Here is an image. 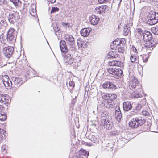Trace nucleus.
Instances as JSON below:
<instances>
[{"instance_id":"obj_1","label":"nucleus","mask_w":158,"mask_h":158,"mask_svg":"<svg viewBox=\"0 0 158 158\" xmlns=\"http://www.w3.org/2000/svg\"><path fill=\"white\" fill-rule=\"evenodd\" d=\"M117 98L116 94L114 93H103L102 94V99L101 104L107 108H112L114 105V101Z\"/></svg>"},{"instance_id":"obj_17","label":"nucleus","mask_w":158,"mask_h":158,"mask_svg":"<svg viewBox=\"0 0 158 158\" xmlns=\"http://www.w3.org/2000/svg\"><path fill=\"white\" fill-rule=\"evenodd\" d=\"M152 39V35L151 33L146 30H145L143 35V39L144 41L151 40Z\"/></svg>"},{"instance_id":"obj_8","label":"nucleus","mask_w":158,"mask_h":158,"mask_svg":"<svg viewBox=\"0 0 158 158\" xmlns=\"http://www.w3.org/2000/svg\"><path fill=\"white\" fill-rule=\"evenodd\" d=\"M64 61L66 65L71 64L73 62V58L67 52L66 54L63 53Z\"/></svg>"},{"instance_id":"obj_42","label":"nucleus","mask_w":158,"mask_h":158,"mask_svg":"<svg viewBox=\"0 0 158 158\" xmlns=\"http://www.w3.org/2000/svg\"><path fill=\"white\" fill-rule=\"evenodd\" d=\"M129 30L127 28H125L123 31V35L125 36H127L128 34Z\"/></svg>"},{"instance_id":"obj_2","label":"nucleus","mask_w":158,"mask_h":158,"mask_svg":"<svg viewBox=\"0 0 158 158\" xmlns=\"http://www.w3.org/2000/svg\"><path fill=\"white\" fill-rule=\"evenodd\" d=\"M145 123V121L143 118L137 116L133 118L128 123L129 127L132 129H135L142 125Z\"/></svg>"},{"instance_id":"obj_37","label":"nucleus","mask_w":158,"mask_h":158,"mask_svg":"<svg viewBox=\"0 0 158 158\" xmlns=\"http://www.w3.org/2000/svg\"><path fill=\"white\" fill-rule=\"evenodd\" d=\"M118 52L119 53L123 54L125 52V49L123 47H120L118 48Z\"/></svg>"},{"instance_id":"obj_46","label":"nucleus","mask_w":158,"mask_h":158,"mask_svg":"<svg viewBox=\"0 0 158 158\" xmlns=\"http://www.w3.org/2000/svg\"><path fill=\"white\" fill-rule=\"evenodd\" d=\"M5 109L4 106L2 105H0V112L4 111Z\"/></svg>"},{"instance_id":"obj_3","label":"nucleus","mask_w":158,"mask_h":158,"mask_svg":"<svg viewBox=\"0 0 158 158\" xmlns=\"http://www.w3.org/2000/svg\"><path fill=\"white\" fill-rule=\"evenodd\" d=\"M130 85L131 88L132 89H135L136 87H138V88H139L138 91L139 92L138 93L134 92L132 94L133 97L135 98H138L141 97V92L142 91V86L139 85L138 81L135 79L133 80L130 82Z\"/></svg>"},{"instance_id":"obj_7","label":"nucleus","mask_w":158,"mask_h":158,"mask_svg":"<svg viewBox=\"0 0 158 158\" xmlns=\"http://www.w3.org/2000/svg\"><path fill=\"white\" fill-rule=\"evenodd\" d=\"M19 13L14 11H11L9 14L8 20L9 22L13 23L19 19Z\"/></svg>"},{"instance_id":"obj_23","label":"nucleus","mask_w":158,"mask_h":158,"mask_svg":"<svg viewBox=\"0 0 158 158\" xmlns=\"http://www.w3.org/2000/svg\"><path fill=\"white\" fill-rule=\"evenodd\" d=\"M130 60L132 63H138L139 60V56L138 54L135 55L132 53L130 57Z\"/></svg>"},{"instance_id":"obj_22","label":"nucleus","mask_w":158,"mask_h":158,"mask_svg":"<svg viewBox=\"0 0 158 158\" xmlns=\"http://www.w3.org/2000/svg\"><path fill=\"white\" fill-rule=\"evenodd\" d=\"M120 46V44L119 41V39L117 38L111 44L110 48L112 49H115Z\"/></svg>"},{"instance_id":"obj_12","label":"nucleus","mask_w":158,"mask_h":158,"mask_svg":"<svg viewBox=\"0 0 158 158\" xmlns=\"http://www.w3.org/2000/svg\"><path fill=\"white\" fill-rule=\"evenodd\" d=\"M13 51V48L10 46L5 47L3 49V51L5 56L8 58L11 57Z\"/></svg>"},{"instance_id":"obj_21","label":"nucleus","mask_w":158,"mask_h":158,"mask_svg":"<svg viewBox=\"0 0 158 158\" xmlns=\"http://www.w3.org/2000/svg\"><path fill=\"white\" fill-rule=\"evenodd\" d=\"M117 51H112L109 52L108 53V55L110 58H116L120 57V54L118 53Z\"/></svg>"},{"instance_id":"obj_38","label":"nucleus","mask_w":158,"mask_h":158,"mask_svg":"<svg viewBox=\"0 0 158 158\" xmlns=\"http://www.w3.org/2000/svg\"><path fill=\"white\" fill-rule=\"evenodd\" d=\"M7 40L9 41H12L14 40L15 36L14 35H7Z\"/></svg>"},{"instance_id":"obj_43","label":"nucleus","mask_w":158,"mask_h":158,"mask_svg":"<svg viewBox=\"0 0 158 158\" xmlns=\"http://www.w3.org/2000/svg\"><path fill=\"white\" fill-rule=\"evenodd\" d=\"M77 44L79 47L83 48L84 42L80 40H79L77 42Z\"/></svg>"},{"instance_id":"obj_4","label":"nucleus","mask_w":158,"mask_h":158,"mask_svg":"<svg viewBox=\"0 0 158 158\" xmlns=\"http://www.w3.org/2000/svg\"><path fill=\"white\" fill-rule=\"evenodd\" d=\"M147 23L151 25L156 23L158 21V13L151 11L147 16Z\"/></svg>"},{"instance_id":"obj_49","label":"nucleus","mask_w":158,"mask_h":158,"mask_svg":"<svg viewBox=\"0 0 158 158\" xmlns=\"http://www.w3.org/2000/svg\"><path fill=\"white\" fill-rule=\"evenodd\" d=\"M48 2L52 3H53L56 2V0H47Z\"/></svg>"},{"instance_id":"obj_9","label":"nucleus","mask_w":158,"mask_h":158,"mask_svg":"<svg viewBox=\"0 0 158 158\" xmlns=\"http://www.w3.org/2000/svg\"><path fill=\"white\" fill-rule=\"evenodd\" d=\"M13 83L12 88L16 90L23 83V82L21 78L17 77L14 79Z\"/></svg>"},{"instance_id":"obj_29","label":"nucleus","mask_w":158,"mask_h":158,"mask_svg":"<svg viewBox=\"0 0 158 158\" xmlns=\"http://www.w3.org/2000/svg\"><path fill=\"white\" fill-rule=\"evenodd\" d=\"M69 87L68 88L71 92H72L75 87V83L73 81H70L69 83Z\"/></svg>"},{"instance_id":"obj_5","label":"nucleus","mask_w":158,"mask_h":158,"mask_svg":"<svg viewBox=\"0 0 158 158\" xmlns=\"http://www.w3.org/2000/svg\"><path fill=\"white\" fill-rule=\"evenodd\" d=\"M108 73L110 74L113 75L116 78H119L123 74V72L120 69L114 67H110L107 68Z\"/></svg>"},{"instance_id":"obj_10","label":"nucleus","mask_w":158,"mask_h":158,"mask_svg":"<svg viewBox=\"0 0 158 158\" xmlns=\"http://www.w3.org/2000/svg\"><path fill=\"white\" fill-rule=\"evenodd\" d=\"M109 7L106 5L101 6L97 7L95 10V11L99 14H101L102 13H105L108 11Z\"/></svg>"},{"instance_id":"obj_39","label":"nucleus","mask_w":158,"mask_h":158,"mask_svg":"<svg viewBox=\"0 0 158 158\" xmlns=\"http://www.w3.org/2000/svg\"><path fill=\"white\" fill-rule=\"evenodd\" d=\"M152 30L153 33L158 35V27H153L152 28Z\"/></svg>"},{"instance_id":"obj_19","label":"nucleus","mask_w":158,"mask_h":158,"mask_svg":"<svg viewBox=\"0 0 158 158\" xmlns=\"http://www.w3.org/2000/svg\"><path fill=\"white\" fill-rule=\"evenodd\" d=\"M123 107L125 111H128L132 108L131 102L128 101L125 102L123 104Z\"/></svg>"},{"instance_id":"obj_45","label":"nucleus","mask_w":158,"mask_h":158,"mask_svg":"<svg viewBox=\"0 0 158 158\" xmlns=\"http://www.w3.org/2000/svg\"><path fill=\"white\" fill-rule=\"evenodd\" d=\"M6 24V21L5 20H1L0 21V24L2 26H5Z\"/></svg>"},{"instance_id":"obj_14","label":"nucleus","mask_w":158,"mask_h":158,"mask_svg":"<svg viewBox=\"0 0 158 158\" xmlns=\"http://www.w3.org/2000/svg\"><path fill=\"white\" fill-rule=\"evenodd\" d=\"M89 20L91 24L96 25L98 23L99 18L95 15H92L89 17Z\"/></svg>"},{"instance_id":"obj_11","label":"nucleus","mask_w":158,"mask_h":158,"mask_svg":"<svg viewBox=\"0 0 158 158\" xmlns=\"http://www.w3.org/2000/svg\"><path fill=\"white\" fill-rule=\"evenodd\" d=\"M109 66H116L123 67L124 66L123 63L120 61L113 60L109 61L108 62Z\"/></svg>"},{"instance_id":"obj_15","label":"nucleus","mask_w":158,"mask_h":158,"mask_svg":"<svg viewBox=\"0 0 158 158\" xmlns=\"http://www.w3.org/2000/svg\"><path fill=\"white\" fill-rule=\"evenodd\" d=\"M144 45L147 48H152L155 47L157 44L156 41L154 40H150L145 41Z\"/></svg>"},{"instance_id":"obj_26","label":"nucleus","mask_w":158,"mask_h":158,"mask_svg":"<svg viewBox=\"0 0 158 158\" xmlns=\"http://www.w3.org/2000/svg\"><path fill=\"white\" fill-rule=\"evenodd\" d=\"M142 107V105L140 104H138L133 109L132 112L134 113L133 114H138L139 111L140 110Z\"/></svg>"},{"instance_id":"obj_41","label":"nucleus","mask_w":158,"mask_h":158,"mask_svg":"<svg viewBox=\"0 0 158 158\" xmlns=\"http://www.w3.org/2000/svg\"><path fill=\"white\" fill-rule=\"evenodd\" d=\"M59 10V9L57 7H52L51 10V13L58 12Z\"/></svg>"},{"instance_id":"obj_24","label":"nucleus","mask_w":158,"mask_h":158,"mask_svg":"<svg viewBox=\"0 0 158 158\" xmlns=\"http://www.w3.org/2000/svg\"><path fill=\"white\" fill-rule=\"evenodd\" d=\"M91 30V29H90L89 28H83L81 30V34L83 36H87L89 35Z\"/></svg>"},{"instance_id":"obj_34","label":"nucleus","mask_w":158,"mask_h":158,"mask_svg":"<svg viewBox=\"0 0 158 158\" xmlns=\"http://www.w3.org/2000/svg\"><path fill=\"white\" fill-rule=\"evenodd\" d=\"M7 146L5 144L2 145L1 148V151L4 153H6L7 151Z\"/></svg>"},{"instance_id":"obj_6","label":"nucleus","mask_w":158,"mask_h":158,"mask_svg":"<svg viewBox=\"0 0 158 158\" xmlns=\"http://www.w3.org/2000/svg\"><path fill=\"white\" fill-rule=\"evenodd\" d=\"M0 102L8 106L10 102V98L9 95L6 94H0Z\"/></svg>"},{"instance_id":"obj_35","label":"nucleus","mask_w":158,"mask_h":158,"mask_svg":"<svg viewBox=\"0 0 158 158\" xmlns=\"http://www.w3.org/2000/svg\"><path fill=\"white\" fill-rule=\"evenodd\" d=\"M15 31V30L12 28H10L9 29L7 35H14V32Z\"/></svg>"},{"instance_id":"obj_50","label":"nucleus","mask_w":158,"mask_h":158,"mask_svg":"<svg viewBox=\"0 0 158 158\" xmlns=\"http://www.w3.org/2000/svg\"><path fill=\"white\" fill-rule=\"evenodd\" d=\"M62 24L63 26H67L68 24V23H62Z\"/></svg>"},{"instance_id":"obj_48","label":"nucleus","mask_w":158,"mask_h":158,"mask_svg":"<svg viewBox=\"0 0 158 158\" xmlns=\"http://www.w3.org/2000/svg\"><path fill=\"white\" fill-rule=\"evenodd\" d=\"M142 114L144 115H147L148 114V113L145 111H142Z\"/></svg>"},{"instance_id":"obj_47","label":"nucleus","mask_w":158,"mask_h":158,"mask_svg":"<svg viewBox=\"0 0 158 158\" xmlns=\"http://www.w3.org/2000/svg\"><path fill=\"white\" fill-rule=\"evenodd\" d=\"M98 1L100 4L106 3L105 0H98Z\"/></svg>"},{"instance_id":"obj_33","label":"nucleus","mask_w":158,"mask_h":158,"mask_svg":"<svg viewBox=\"0 0 158 158\" xmlns=\"http://www.w3.org/2000/svg\"><path fill=\"white\" fill-rule=\"evenodd\" d=\"M79 152L81 153V155H84L85 156H88L89 154L88 152L83 149H81L79 151Z\"/></svg>"},{"instance_id":"obj_36","label":"nucleus","mask_w":158,"mask_h":158,"mask_svg":"<svg viewBox=\"0 0 158 158\" xmlns=\"http://www.w3.org/2000/svg\"><path fill=\"white\" fill-rule=\"evenodd\" d=\"M141 56L143 61L145 63L147 62L149 58L148 56L146 54H143Z\"/></svg>"},{"instance_id":"obj_20","label":"nucleus","mask_w":158,"mask_h":158,"mask_svg":"<svg viewBox=\"0 0 158 158\" xmlns=\"http://www.w3.org/2000/svg\"><path fill=\"white\" fill-rule=\"evenodd\" d=\"M144 31L140 28H137L135 30V35L137 38H139L142 37L143 35Z\"/></svg>"},{"instance_id":"obj_32","label":"nucleus","mask_w":158,"mask_h":158,"mask_svg":"<svg viewBox=\"0 0 158 158\" xmlns=\"http://www.w3.org/2000/svg\"><path fill=\"white\" fill-rule=\"evenodd\" d=\"M15 6H19L21 4V2L19 0H10Z\"/></svg>"},{"instance_id":"obj_52","label":"nucleus","mask_w":158,"mask_h":158,"mask_svg":"<svg viewBox=\"0 0 158 158\" xmlns=\"http://www.w3.org/2000/svg\"><path fill=\"white\" fill-rule=\"evenodd\" d=\"M76 158H84L83 157L81 156H77L76 157Z\"/></svg>"},{"instance_id":"obj_40","label":"nucleus","mask_w":158,"mask_h":158,"mask_svg":"<svg viewBox=\"0 0 158 158\" xmlns=\"http://www.w3.org/2000/svg\"><path fill=\"white\" fill-rule=\"evenodd\" d=\"M131 54L132 53H133L135 55H137L138 54V51L136 48L135 47H133L132 50H131Z\"/></svg>"},{"instance_id":"obj_28","label":"nucleus","mask_w":158,"mask_h":158,"mask_svg":"<svg viewBox=\"0 0 158 158\" xmlns=\"http://www.w3.org/2000/svg\"><path fill=\"white\" fill-rule=\"evenodd\" d=\"M5 131L3 129L0 128V143L5 138Z\"/></svg>"},{"instance_id":"obj_18","label":"nucleus","mask_w":158,"mask_h":158,"mask_svg":"<svg viewBox=\"0 0 158 158\" xmlns=\"http://www.w3.org/2000/svg\"><path fill=\"white\" fill-rule=\"evenodd\" d=\"M115 115L117 120H120L122 117V114L119 106H116L115 107Z\"/></svg>"},{"instance_id":"obj_31","label":"nucleus","mask_w":158,"mask_h":158,"mask_svg":"<svg viewBox=\"0 0 158 158\" xmlns=\"http://www.w3.org/2000/svg\"><path fill=\"white\" fill-rule=\"evenodd\" d=\"M5 87L7 89H10L12 87L13 84H12L11 81L6 83L4 85Z\"/></svg>"},{"instance_id":"obj_51","label":"nucleus","mask_w":158,"mask_h":158,"mask_svg":"<svg viewBox=\"0 0 158 158\" xmlns=\"http://www.w3.org/2000/svg\"><path fill=\"white\" fill-rule=\"evenodd\" d=\"M106 2V3L109 2V3L111 1V0H105Z\"/></svg>"},{"instance_id":"obj_13","label":"nucleus","mask_w":158,"mask_h":158,"mask_svg":"<svg viewBox=\"0 0 158 158\" xmlns=\"http://www.w3.org/2000/svg\"><path fill=\"white\" fill-rule=\"evenodd\" d=\"M102 86L103 88L105 89L108 88L114 90L117 88L115 85L110 81H107L104 83L102 84Z\"/></svg>"},{"instance_id":"obj_30","label":"nucleus","mask_w":158,"mask_h":158,"mask_svg":"<svg viewBox=\"0 0 158 158\" xmlns=\"http://www.w3.org/2000/svg\"><path fill=\"white\" fill-rule=\"evenodd\" d=\"M7 116L6 114L2 112H0V120L3 121L6 120Z\"/></svg>"},{"instance_id":"obj_16","label":"nucleus","mask_w":158,"mask_h":158,"mask_svg":"<svg viewBox=\"0 0 158 158\" xmlns=\"http://www.w3.org/2000/svg\"><path fill=\"white\" fill-rule=\"evenodd\" d=\"M60 48L62 52L66 54L68 52L65 42L64 40H61L60 42Z\"/></svg>"},{"instance_id":"obj_27","label":"nucleus","mask_w":158,"mask_h":158,"mask_svg":"<svg viewBox=\"0 0 158 158\" xmlns=\"http://www.w3.org/2000/svg\"><path fill=\"white\" fill-rule=\"evenodd\" d=\"M1 79L4 85L6 83H7V82L10 81V79L9 78L8 76L6 75H2Z\"/></svg>"},{"instance_id":"obj_44","label":"nucleus","mask_w":158,"mask_h":158,"mask_svg":"<svg viewBox=\"0 0 158 158\" xmlns=\"http://www.w3.org/2000/svg\"><path fill=\"white\" fill-rule=\"evenodd\" d=\"M119 41L120 44H125L126 42V40L124 38L119 39Z\"/></svg>"},{"instance_id":"obj_25","label":"nucleus","mask_w":158,"mask_h":158,"mask_svg":"<svg viewBox=\"0 0 158 158\" xmlns=\"http://www.w3.org/2000/svg\"><path fill=\"white\" fill-rule=\"evenodd\" d=\"M65 40L69 42H72L74 41L73 37L71 35L66 34L64 36Z\"/></svg>"}]
</instances>
